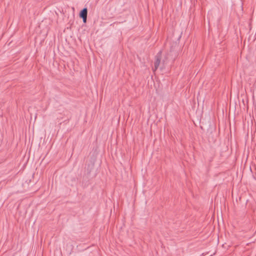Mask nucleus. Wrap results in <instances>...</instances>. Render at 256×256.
Wrapping results in <instances>:
<instances>
[{"mask_svg":"<svg viewBox=\"0 0 256 256\" xmlns=\"http://www.w3.org/2000/svg\"><path fill=\"white\" fill-rule=\"evenodd\" d=\"M162 57V52L160 51L155 56V62L154 63V68H153V70L155 72L158 68Z\"/></svg>","mask_w":256,"mask_h":256,"instance_id":"nucleus-1","label":"nucleus"},{"mask_svg":"<svg viewBox=\"0 0 256 256\" xmlns=\"http://www.w3.org/2000/svg\"><path fill=\"white\" fill-rule=\"evenodd\" d=\"M88 14V10L87 8H84L80 12V18L86 17Z\"/></svg>","mask_w":256,"mask_h":256,"instance_id":"nucleus-2","label":"nucleus"},{"mask_svg":"<svg viewBox=\"0 0 256 256\" xmlns=\"http://www.w3.org/2000/svg\"><path fill=\"white\" fill-rule=\"evenodd\" d=\"M82 18V19L83 22L84 23H86V22L87 16Z\"/></svg>","mask_w":256,"mask_h":256,"instance_id":"nucleus-3","label":"nucleus"}]
</instances>
